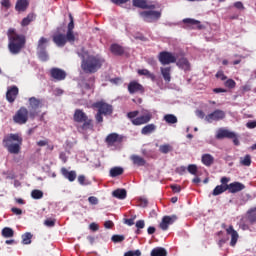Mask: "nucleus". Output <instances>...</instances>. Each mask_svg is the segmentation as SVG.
Listing matches in <instances>:
<instances>
[{
  "label": "nucleus",
  "mask_w": 256,
  "mask_h": 256,
  "mask_svg": "<svg viewBox=\"0 0 256 256\" xmlns=\"http://www.w3.org/2000/svg\"><path fill=\"white\" fill-rule=\"evenodd\" d=\"M164 121H166V123L169 125H175V123H177V116L173 114H166L164 116Z\"/></svg>",
  "instance_id": "ea45409f"
},
{
  "label": "nucleus",
  "mask_w": 256,
  "mask_h": 256,
  "mask_svg": "<svg viewBox=\"0 0 256 256\" xmlns=\"http://www.w3.org/2000/svg\"><path fill=\"white\" fill-rule=\"evenodd\" d=\"M186 172L187 168L185 166H180L176 168V173H178V175H185Z\"/></svg>",
  "instance_id": "5fc2aeb1"
},
{
  "label": "nucleus",
  "mask_w": 256,
  "mask_h": 256,
  "mask_svg": "<svg viewBox=\"0 0 256 256\" xmlns=\"http://www.w3.org/2000/svg\"><path fill=\"white\" fill-rule=\"evenodd\" d=\"M69 19H70V22L68 23L67 31H73L75 29V20L73 19L72 14H69Z\"/></svg>",
  "instance_id": "09e8293b"
},
{
  "label": "nucleus",
  "mask_w": 256,
  "mask_h": 256,
  "mask_svg": "<svg viewBox=\"0 0 256 256\" xmlns=\"http://www.w3.org/2000/svg\"><path fill=\"white\" fill-rule=\"evenodd\" d=\"M124 223H126V225L129 227L135 225V216L133 218L125 219Z\"/></svg>",
  "instance_id": "052dcab7"
},
{
  "label": "nucleus",
  "mask_w": 256,
  "mask_h": 256,
  "mask_svg": "<svg viewBox=\"0 0 256 256\" xmlns=\"http://www.w3.org/2000/svg\"><path fill=\"white\" fill-rule=\"evenodd\" d=\"M92 109H98V113H101L105 116L113 114V106L103 100L94 102L92 104Z\"/></svg>",
  "instance_id": "6e6552de"
},
{
  "label": "nucleus",
  "mask_w": 256,
  "mask_h": 256,
  "mask_svg": "<svg viewBox=\"0 0 256 256\" xmlns=\"http://www.w3.org/2000/svg\"><path fill=\"white\" fill-rule=\"evenodd\" d=\"M15 235V231H13L10 227H5L2 229V237H5V239H9Z\"/></svg>",
  "instance_id": "c9c22d12"
},
{
  "label": "nucleus",
  "mask_w": 256,
  "mask_h": 256,
  "mask_svg": "<svg viewBox=\"0 0 256 256\" xmlns=\"http://www.w3.org/2000/svg\"><path fill=\"white\" fill-rule=\"evenodd\" d=\"M112 196L116 199H127V190L118 188L112 192Z\"/></svg>",
  "instance_id": "c756f323"
},
{
  "label": "nucleus",
  "mask_w": 256,
  "mask_h": 256,
  "mask_svg": "<svg viewBox=\"0 0 256 256\" xmlns=\"http://www.w3.org/2000/svg\"><path fill=\"white\" fill-rule=\"evenodd\" d=\"M81 58V69L87 74L97 73L105 64V58L99 54H91L88 51L78 54Z\"/></svg>",
  "instance_id": "f257e3e1"
},
{
  "label": "nucleus",
  "mask_w": 256,
  "mask_h": 256,
  "mask_svg": "<svg viewBox=\"0 0 256 256\" xmlns=\"http://www.w3.org/2000/svg\"><path fill=\"white\" fill-rule=\"evenodd\" d=\"M156 129H157V126H155V124H148L141 129V134L151 135V133H155Z\"/></svg>",
  "instance_id": "7c9ffc66"
},
{
  "label": "nucleus",
  "mask_w": 256,
  "mask_h": 256,
  "mask_svg": "<svg viewBox=\"0 0 256 256\" xmlns=\"http://www.w3.org/2000/svg\"><path fill=\"white\" fill-rule=\"evenodd\" d=\"M137 73L138 75L147 77V79H151V81H155V79H157L155 74L151 73V71H149L148 69H139Z\"/></svg>",
  "instance_id": "2f4dec72"
},
{
  "label": "nucleus",
  "mask_w": 256,
  "mask_h": 256,
  "mask_svg": "<svg viewBox=\"0 0 256 256\" xmlns=\"http://www.w3.org/2000/svg\"><path fill=\"white\" fill-rule=\"evenodd\" d=\"M12 213H14V215H23V210L19 209V208H11Z\"/></svg>",
  "instance_id": "e2e57ef3"
},
{
  "label": "nucleus",
  "mask_w": 256,
  "mask_h": 256,
  "mask_svg": "<svg viewBox=\"0 0 256 256\" xmlns=\"http://www.w3.org/2000/svg\"><path fill=\"white\" fill-rule=\"evenodd\" d=\"M105 141L109 147H113L115 143H121L123 141V137L119 136L117 133H111L106 137Z\"/></svg>",
  "instance_id": "a211bd4d"
},
{
  "label": "nucleus",
  "mask_w": 256,
  "mask_h": 256,
  "mask_svg": "<svg viewBox=\"0 0 256 256\" xmlns=\"http://www.w3.org/2000/svg\"><path fill=\"white\" fill-rule=\"evenodd\" d=\"M225 117H226L225 111L221 109H216L210 114L206 115L205 121H207V123H213V121H223Z\"/></svg>",
  "instance_id": "f8f14e48"
},
{
  "label": "nucleus",
  "mask_w": 256,
  "mask_h": 256,
  "mask_svg": "<svg viewBox=\"0 0 256 256\" xmlns=\"http://www.w3.org/2000/svg\"><path fill=\"white\" fill-rule=\"evenodd\" d=\"M17 95H19V88L17 86L8 87L6 92V99L8 103H15Z\"/></svg>",
  "instance_id": "dca6fc26"
},
{
  "label": "nucleus",
  "mask_w": 256,
  "mask_h": 256,
  "mask_svg": "<svg viewBox=\"0 0 256 256\" xmlns=\"http://www.w3.org/2000/svg\"><path fill=\"white\" fill-rule=\"evenodd\" d=\"M158 60L161 65H171V63H177V57L171 52L162 51L158 55Z\"/></svg>",
  "instance_id": "9d476101"
},
{
  "label": "nucleus",
  "mask_w": 256,
  "mask_h": 256,
  "mask_svg": "<svg viewBox=\"0 0 256 256\" xmlns=\"http://www.w3.org/2000/svg\"><path fill=\"white\" fill-rule=\"evenodd\" d=\"M246 127H247L248 129H255V127H256V121H249V122H247Z\"/></svg>",
  "instance_id": "69168bd1"
},
{
  "label": "nucleus",
  "mask_w": 256,
  "mask_h": 256,
  "mask_svg": "<svg viewBox=\"0 0 256 256\" xmlns=\"http://www.w3.org/2000/svg\"><path fill=\"white\" fill-rule=\"evenodd\" d=\"M29 117H31L29 110L22 106L16 111L12 119L16 125H25L29 121Z\"/></svg>",
  "instance_id": "0eeeda50"
},
{
  "label": "nucleus",
  "mask_w": 256,
  "mask_h": 256,
  "mask_svg": "<svg viewBox=\"0 0 256 256\" xmlns=\"http://www.w3.org/2000/svg\"><path fill=\"white\" fill-rule=\"evenodd\" d=\"M160 72L165 83H171V67H161Z\"/></svg>",
  "instance_id": "a878e982"
},
{
  "label": "nucleus",
  "mask_w": 256,
  "mask_h": 256,
  "mask_svg": "<svg viewBox=\"0 0 256 256\" xmlns=\"http://www.w3.org/2000/svg\"><path fill=\"white\" fill-rule=\"evenodd\" d=\"M74 123H77L78 131H93V119L89 118L82 109H76L73 115Z\"/></svg>",
  "instance_id": "39448f33"
},
{
  "label": "nucleus",
  "mask_w": 256,
  "mask_h": 256,
  "mask_svg": "<svg viewBox=\"0 0 256 256\" xmlns=\"http://www.w3.org/2000/svg\"><path fill=\"white\" fill-rule=\"evenodd\" d=\"M103 115L100 112H97L95 115L96 123H103Z\"/></svg>",
  "instance_id": "bf43d9fd"
},
{
  "label": "nucleus",
  "mask_w": 256,
  "mask_h": 256,
  "mask_svg": "<svg viewBox=\"0 0 256 256\" xmlns=\"http://www.w3.org/2000/svg\"><path fill=\"white\" fill-rule=\"evenodd\" d=\"M140 15L143 17L145 23H153V21H159L161 19V12L154 10L143 11Z\"/></svg>",
  "instance_id": "9b49d317"
},
{
  "label": "nucleus",
  "mask_w": 256,
  "mask_h": 256,
  "mask_svg": "<svg viewBox=\"0 0 256 256\" xmlns=\"http://www.w3.org/2000/svg\"><path fill=\"white\" fill-rule=\"evenodd\" d=\"M153 119V115L151 113H146L142 116H138L135 120H132V125L139 126V125H146Z\"/></svg>",
  "instance_id": "f3484780"
},
{
  "label": "nucleus",
  "mask_w": 256,
  "mask_h": 256,
  "mask_svg": "<svg viewBox=\"0 0 256 256\" xmlns=\"http://www.w3.org/2000/svg\"><path fill=\"white\" fill-rule=\"evenodd\" d=\"M196 115L199 117V119H205L207 117L205 116V112H203V110H197Z\"/></svg>",
  "instance_id": "0e129e2a"
},
{
  "label": "nucleus",
  "mask_w": 256,
  "mask_h": 256,
  "mask_svg": "<svg viewBox=\"0 0 256 256\" xmlns=\"http://www.w3.org/2000/svg\"><path fill=\"white\" fill-rule=\"evenodd\" d=\"M31 239H33V234L31 232H26L22 235L23 245H31Z\"/></svg>",
  "instance_id": "a19ab883"
},
{
  "label": "nucleus",
  "mask_w": 256,
  "mask_h": 256,
  "mask_svg": "<svg viewBox=\"0 0 256 256\" xmlns=\"http://www.w3.org/2000/svg\"><path fill=\"white\" fill-rule=\"evenodd\" d=\"M235 137V132H231L228 129L220 128L216 133V139H230Z\"/></svg>",
  "instance_id": "6ab92c4d"
},
{
  "label": "nucleus",
  "mask_w": 256,
  "mask_h": 256,
  "mask_svg": "<svg viewBox=\"0 0 256 256\" xmlns=\"http://www.w3.org/2000/svg\"><path fill=\"white\" fill-rule=\"evenodd\" d=\"M160 153L167 155V153H171L173 151V146L171 144H164L159 146Z\"/></svg>",
  "instance_id": "4c0bfd02"
},
{
  "label": "nucleus",
  "mask_w": 256,
  "mask_h": 256,
  "mask_svg": "<svg viewBox=\"0 0 256 256\" xmlns=\"http://www.w3.org/2000/svg\"><path fill=\"white\" fill-rule=\"evenodd\" d=\"M216 79H220L221 81H226L227 76L225 75V73L223 71H218L216 73Z\"/></svg>",
  "instance_id": "603ef678"
},
{
  "label": "nucleus",
  "mask_w": 256,
  "mask_h": 256,
  "mask_svg": "<svg viewBox=\"0 0 256 256\" xmlns=\"http://www.w3.org/2000/svg\"><path fill=\"white\" fill-rule=\"evenodd\" d=\"M139 116V111L135 110V111H131L128 112L126 117H128V119H130L131 123H133V121H135V119Z\"/></svg>",
  "instance_id": "49530a36"
},
{
  "label": "nucleus",
  "mask_w": 256,
  "mask_h": 256,
  "mask_svg": "<svg viewBox=\"0 0 256 256\" xmlns=\"http://www.w3.org/2000/svg\"><path fill=\"white\" fill-rule=\"evenodd\" d=\"M119 175H123L122 167H113L110 169V177H119Z\"/></svg>",
  "instance_id": "58836bf2"
},
{
  "label": "nucleus",
  "mask_w": 256,
  "mask_h": 256,
  "mask_svg": "<svg viewBox=\"0 0 256 256\" xmlns=\"http://www.w3.org/2000/svg\"><path fill=\"white\" fill-rule=\"evenodd\" d=\"M65 38H66V43H67V41H68V43H75V32H73L71 30H67Z\"/></svg>",
  "instance_id": "37998d69"
},
{
  "label": "nucleus",
  "mask_w": 256,
  "mask_h": 256,
  "mask_svg": "<svg viewBox=\"0 0 256 256\" xmlns=\"http://www.w3.org/2000/svg\"><path fill=\"white\" fill-rule=\"evenodd\" d=\"M110 50L113 55H123V53H125V49H123L119 44H112Z\"/></svg>",
  "instance_id": "72a5a7b5"
},
{
  "label": "nucleus",
  "mask_w": 256,
  "mask_h": 256,
  "mask_svg": "<svg viewBox=\"0 0 256 256\" xmlns=\"http://www.w3.org/2000/svg\"><path fill=\"white\" fill-rule=\"evenodd\" d=\"M31 197L32 199H43V191L35 189L31 192Z\"/></svg>",
  "instance_id": "a18cd8bd"
},
{
  "label": "nucleus",
  "mask_w": 256,
  "mask_h": 256,
  "mask_svg": "<svg viewBox=\"0 0 256 256\" xmlns=\"http://www.w3.org/2000/svg\"><path fill=\"white\" fill-rule=\"evenodd\" d=\"M224 85L228 89H235L237 83L233 79H228V80L225 81Z\"/></svg>",
  "instance_id": "de8ad7c7"
},
{
  "label": "nucleus",
  "mask_w": 256,
  "mask_h": 256,
  "mask_svg": "<svg viewBox=\"0 0 256 256\" xmlns=\"http://www.w3.org/2000/svg\"><path fill=\"white\" fill-rule=\"evenodd\" d=\"M234 7H235L236 9H245V6L243 5V2H240V1L235 2V3H234Z\"/></svg>",
  "instance_id": "774afa93"
},
{
  "label": "nucleus",
  "mask_w": 256,
  "mask_h": 256,
  "mask_svg": "<svg viewBox=\"0 0 256 256\" xmlns=\"http://www.w3.org/2000/svg\"><path fill=\"white\" fill-rule=\"evenodd\" d=\"M61 173L65 179H68L70 183H73L77 179V172L75 170H67V168H61Z\"/></svg>",
  "instance_id": "412c9836"
},
{
  "label": "nucleus",
  "mask_w": 256,
  "mask_h": 256,
  "mask_svg": "<svg viewBox=\"0 0 256 256\" xmlns=\"http://www.w3.org/2000/svg\"><path fill=\"white\" fill-rule=\"evenodd\" d=\"M231 181V178L224 176L220 179L221 185H217L213 191L212 195L213 197H217L218 195H222V193H225V191H228L229 193L235 194L243 191L245 189V184L241 182H232L229 184Z\"/></svg>",
  "instance_id": "7ed1b4c3"
},
{
  "label": "nucleus",
  "mask_w": 256,
  "mask_h": 256,
  "mask_svg": "<svg viewBox=\"0 0 256 256\" xmlns=\"http://www.w3.org/2000/svg\"><path fill=\"white\" fill-rule=\"evenodd\" d=\"M44 225H46V227H55V220L47 219L44 221Z\"/></svg>",
  "instance_id": "6e6d98bb"
},
{
  "label": "nucleus",
  "mask_w": 256,
  "mask_h": 256,
  "mask_svg": "<svg viewBox=\"0 0 256 256\" xmlns=\"http://www.w3.org/2000/svg\"><path fill=\"white\" fill-rule=\"evenodd\" d=\"M113 243H123L125 241V235L115 234L111 237Z\"/></svg>",
  "instance_id": "c03bdc74"
},
{
  "label": "nucleus",
  "mask_w": 256,
  "mask_h": 256,
  "mask_svg": "<svg viewBox=\"0 0 256 256\" xmlns=\"http://www.w3.org/2000/svg\"><path fill=\"white\" fill-rule=\"evenodd\" d=\"M248 221L251 225L256 223V207L248 211Z\"/></svg>",
  "instance_id": "e433bc0d"
},
{
  "label": "nucleus",
  "mask_w": 256,
  "mask_h": 256,
  "mask_svg": "<svg viewBox=\"0 0 256 256\" xmlns=\"http://www.w3.org/2000/svg\"><path fill=\"white\" fill-rule=\"evenodd\" d=\"M88 202L90 203V205H98L99 199H97V197L95 196H90L88 198Z\"/></svg>",
  "instance_id": "864d4df0"
},
{
  "label": "nucleus",
  "mask_w": 256,
  "mask_h": 256,
  "mask_svg": "<svg viewBox=\"0 0 256 256\" xmlns=\"http://www.w3.org/2000/svg\"><path fill=\"white\" fill-rule=\"evenodd\" d=\"M176 220L177 215L164 216L159 224V227L162 229V231H167V229H169V225H173Z\"/></svg>",
  "instance_id": "2eb2a0df"
},
{
  "label": "nucleus",
  "mask_w": 256,
  "mask_h": 256,
  "mask_svg": "<svg viewBox=\"0 0 256 256\" xmlns=\"http://www.w3.org/2000/svg\"><path fill=\"white\" fill-rule=\"evenodd\" d=\"M201 161L205 167H211L215 163V158L211 154H204Z\"/></svg>",
  "instance_id": "c85d7f7f"
},
{
  "label": "nucleus",
  "mask_w": 256,
  "mask_h": 256,
  "mask_svg": "<svg viewBox=\"0 0 256 256\" xmlns=\"http://www.w3.org/2000/svg\"><path fill=\"white\" fill-rule=\"evenodd\" d=\"M136 227H137V231H136V233H137V235H139V233H141V231H139V229H145V220H138L137 222H136Z\"/></svg>",
  "instance_id": "3c124183"
},
{
  "label": "nucleus",
  "mask_w": 256,
  "mask_h": 256,
  "mask_svg": "<svg viewBox=\"0 0 256 256\" xmlns=\"http://www.w3.org/2000/svg\"><path fill=\"white\" fill-rule=\"evenodd\" d=\"M185 25H188L192 29H203V25H201V21L195 20L193 18H185L183 20Z\"/></svg>",
  "instance_id": "4be33fe9"
},
{
  "label": "nucleus",
  "mask_w": 256,
  "mask_h": 256,
  "mask_svg": "<svg viewBox=\"0 0 256 256\" xmlns=\"http://www.w3.org/2000/svg\"><path fill=\"white\" fill-rule=\"evenodd\" d=\"M29 7V0H17L15 9L19 13L27 11Z\"/></svg>",
  "instance_id": "b1692460"
},
{
  "label": "nucleus",
  "mask_w": 256,
  "mask_h": 256,
  "mask_svg": "<svg viewBox=\"0 0 256 256\" xmlns=\"http://www.w3.org/2000/svg\"><path fill=\"white\" fill-rule=\"evenodd\" d=\"M49 44V39L41 37L37 44V56L40 61H49V54L47 53V45Z\"/></svg>",
  "instance_id": "423d86ee"
},
{
  "label": "nucleus",
  "mask_w": 256,
  "mask_h": 256,
  "mask_svg": "<svg viewBox=\"0 0 256 256\" xmlns=\"http://www.w3.org/2000/svg\"><path fill=\"white\" fill-rule=\"evenodd\" d=\"M130 159H131L133 165H137V167H145V165H146V163H147V161L144 160L143 157H141V156H139V155H135V154L132 155V156L130 157Z\"/></svg>",
  "instance_id": "bb28decb"
},
{
  "label": "nucleus",
  "mask_w": 256,
  "mask_h": 256,
  "mask_svg": "<svg viewBox=\"0 0 256 256\" xmlns=\"http://www.w3.org/2000/svg\"><path fill=\"white\" fill-rule=\"evenodd\" d=\"M176 65L180 69H183V71H189V69H191V64L189 63V60H187V58H180L176 62Z\"/></svg>",
  "instance_id": "cd10ccee"
},
{
  "label": "nucleus",
  "mask_w": 256,
  "mask_h": 256,
  "mask_svg": "<svg viewBox=\"0 0 256 256\" xmlns=\"http://www.w3.org/2000/svg\"><path fill=\"white\" fill-rule=\"evenodd\" d=\"M134 7H139V9H155V5H148L147 0H133Z\"/></svg>",
  "instance_id": "393cba45"
},
{
  "label": "nucleus",
  "mask_w": 256,
  "mask_h": 256,
  "mask_svg": "<svg viewBox=\"0 0 256 256\" xmlns=\"http://www.w3.org/2000/svg\"><path fill=\"white\" fill-rule=\"evenodd\" d=\"M226 232H227V235H231V242H230L231 247H235V245H237V241L239 239V234L235 231V229L233 228L232 225H230L226 229Z\"/></svg>",
  "instance_id": "aec40b11"
},
{
  "label": "nucleus",
  "mask_w": 256,
  "mask_h": 256,
  "mask_svg": "<svg viewBox=\"0 0 256 256\" xmlns=\"http://www.w3.org/2000/svg\"><path fill=\"white\" fill-rule=\"evenodd\" d=\"M8 37V51L11 55H19L23 49H25V45L27 44V37L23 34L17 33L15 28H9L7 31Z\"/></svg>",
  "instance_id": "f03ea898"
},
{
  "label": "nucleus",
  "mask_w": 256,
  "mask_h": 256,
  "mask_svg": "<svg viewBox=\"0 0 256 256\" xmlns=\"http://www.w3.org/2000/svg\"><path fill=\"white\" fill-rule=\"evenodd\" d=\"M29 109L30 111V119H34L39 115V112H37V109H41L43 107V102L40 99H37L36 97L29 98Z\"/></svg>",
  "instance_id": "1a4fd4ad"
},
{
  "label": "nucleus",
  "mask_w": 256,
  "mask_h": 256,
  "mask_svg": "<svg viewBox=\"0 0 256 256\" xmlns=\"http://www.w3.org/2000/svg\"><path fill=\"white\" fill-rule=\"evenodd\" d=\"M85 181H86L85 175L78 176V183H80V185H87Z\"/></svg>",
  "instance_id": "680f3d73"
},
{
  "label": "nucleus",
  "mask_w": 256,
  "mask_h": 256,
  "mask_svg": "<svg viewBox=\"0 0 256 256\" xmlns=\"http://www.w3.org/2000/svg\"><path fill=\"white\" fill-rule=\"evenodd\" d=\"M139 203L140 207H147V205H149V200H147V198H140Z\"/></svg>",
  "instance_id": "13d9d810"
},
{
  "label": "nucleus",
  "mask_w": 256,
  "mask_h": 256,
  "mask_svg": "<svg viewBox=\"0 0 256 256\" xmlns=\"http://www.w3.org/2000/svg\"><path fill=\"white\" fill-rule=\"evenodd\" d=\"M50 77L55 81H65L67 78V72L60 68H52L50 70Z\"/></svg>",
  "instance_id": "4468645a"
},
{
  "label": "nucleus",
  "mask_w": 256,
  "mask_h": 256,
  "mask_svg": "<svg viewBox=\"0 0 256 256\" xmlns=\"http://www.w3.org/2000/svg\"><path fill=\"white\" fill-rule=\"evenodd\" d=\"M35 21V14L29 13L27 17L23 18L21 21V26L22 27H27L28 25H31Z\"/></svg>",
  "instance_id": "473e14b6"
},
{
  "label": "nucleus",
  "mask_w": 256,
  "mask_h": 256,
  "mask_svg": "<svg viewBox=\"0 0 256 256\" xmlns=\"http://www.w3.org/2000/svg\"><path fill=\"white\" fill-rule=\"evenodd\" d=\"M2 145L11 155H19L21 153V145H23V136L19 133H10L4 136Z\"/></svg>",
  "instance_id": "20e7f679"
},
{
  "label": "nucleus",
  "mask_w": 256,
  "mask_h": 256,
  "mask_svg": "<svg viewBox=\"0 0 256 256\" xmlns=\"http://www.w3.org/2000/svg\"><path fill=\"white\" fill-rule=\"evenodd\" d=\"M170 188L172 189L173 193H181V186L177 184L171 185Z\"/></svg>",
  "instance_id": "4d7b16f0"
},
{
  "label": "nucleus",
  "mask_w": 256,
  "mask_h": 256,
  "mask_svg": "<svg viewBox=\"0 0 256 256\" xmlns=\"http://www.w3.org/2000/svg\"><path fill=\"white\" fill-rule=\"evenodd\" d=\"M89 229H90L91 231H99V225H97V223H91V224L89 225Z\"/></svg>",
  "instance_id": "338daca9"
},
{
  "label": "nucleus",
  "mask_w": 256,
  "mask_h": 256,
  "mask_svg": "<svg viewBox=\"0 0 256 256\" xmlns=\"http://www.w3.org/2000/svg\"><path fill=\"white\" fill-rule=\"evenodd\" d=\"M128 92L130 95H135V93H140L143 95V93H145V87H143L141 83L137 82L136 80H133L128 84Z\"/></svg>",
  "instance_id": "ddd939ff"
},
{
  "label": "nucleus",
  "mask_w": 256,
  "mask_h": 256,
  "mask_svg": "<svg viewBox=\"0 0 256 256\" xmlns=\"http://www.w3.org/2000/svg\"><path fill=\"white\" fill-rule=\"evenodd\" d=\"M187 171H188V173H190L191 175H197V171H198L197 165H195V164H190V165H188Z\"/></svg>",
  "instance_id": "8fccbe9b"
},
{
  "label": "nucleus",
  "mask_w": 256,
  "mask_h": 256,
  "mask_svg": "<svg viewBox=\"0 0 256 256\" xmlns=\"http://www.w3.org/2000/svg\"><path fill=\"white\" fill-rule=\"evenodd\" d=\"M240 163L244 167H250L251 166V155L247 154L245 157L240 158Z\"/></svg>",
  "instance_id": "79ce46f5"
},
{
  "label": "nucleus",
  "mask_w": 256,
  "mask_h": 256,
  "mask_svg": "<svg viewBox=\"0 0 256 256\" xmlns=\"http://www.w3.org/2000/svg\"><path fill=\"white\" fill-rule=\"evenodd\" d=\"M151 256H167V250L163 247H156L151 251Z\"/></svg>",
  "instance_id": "f704fd0d"
},
{
  "label": "nucleus",
  "mask_w": 256,
  "mask_h": 256,
  "mask_svg": "<svg viewBox=\"0 0 256 256\" xmlns=\"http://www.w3.org/2000/svg\"><path fill=\"white\" fill-rule=\"evenodd\" d=\"M53 42L55 43V45H57V47H65V45L67 44V39L65 38V34H55L53 36Z\"/></svg>",
  "instance_id": "5701e85b"
}]
</instances>
